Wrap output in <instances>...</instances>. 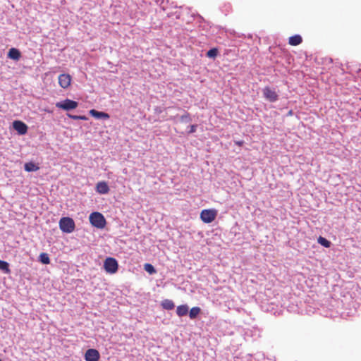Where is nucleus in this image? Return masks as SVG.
I'll list each match as a JSON object with an SVG mask.
<instances>
[{
	"mask_svg": "<svg viewBox=\"0 0 361 361\" xmlns=\"http://www.w3.org/2000/svg\"><path fill=\"white\" fill-rule=\"evenodd\" d=\"M161 307L167 310H171L174 308L175 305L171 300L165 299L161 302Z\"/></svg>",
	"mask_w": 361,
	"mask_h": 361,
	"instance_id": "15",
	"label": "nucleus"
},
{
	"mask_svg": "<svg viewBox=\"0 0 361 361\" xmlns=\"http://www.w3.org/2000/svg\"><path fill=\"white\" fill-rule=\"evenodd\" d=\"M263 94L264 98L270 102H274L279 99V96L275 90L269 87H265L263 89Z\"/></svg>",
	"mask_w": 361,
	"mask_h": 361,
	"instance_id": "6",
	"label": "nucleus"
},
{
	"mask_svg": "<svg viewBox=\"0 0 361 361\" xmlns=\"http://www.w3.org/2000/svg\"><path fill=\"white\" fill-rule=\"evenodd\" d=\"M0 270L3 271L6 274H9L11 270L9 269L8 263L0 259Z\"/></svg>",
	"mask_w": 361,
	"mask_h": 361,
	"instance_id": "18",
	"label": "nucleus"
},
{
	"mask_svg": "<svg viewBox=\"0 0 361 361\" xmlns=\"http://www.w3.org/2000/svg\"><path fill=\"white\" fill-rule=\"evenodd\" d=\"M104 268L108 274H114L116 273L118 269L117 260L113 257H107L104 262Z\"/></svg>",
	"mask_w": 361,
	"mask_h": 361,
	"instance_id": "4",
	"label": "nucleus"
},
{
	"mask_svg": "<svg viewBox=\"0 0 361 361\" xmlns=\"http://www.w3.org/2000/svg\"><path fill=\"white\" fill-rule=\"evenodd\" d=\"M78 104L77 102L69 99H66L62 102H57L56 104V107L63 109V110H66V111H69L71 109H76L78 107Z\"/></svg>",
	"mask_w": 361,
	"mask_h": 361,
	"instance_id": "5",
	"label": "nucleus"
},
{
	"mask_svg": "<svg viewBox=\"0 0 361 361\" xmlns=\"http://www.w3.org/2000/svg\"><path fill=\"white\" fill-rule=\"evenodd\" d=\"M58 79L59 85L63 89L68 88L71 84L72 78L69 74H61L59 75Z\"/></svg>",
	"mask_w": 361,
	"mask_h": 361,
	"instance_id": "7",
	"label": "nucleus"
},
{
	"mask_svg": "<svg viewBox=\"0 0 361 361\" xmlns=\"http://www.w3.org/2000/svg\"><path fill=\"white\" fill-rule=\"evenodd\" d=\"M201 309L199 307H194L189 312V317L191 319H195L200 313Z\"/></svg>",
	"mask_w": 361,
	"mask_h": 361,
	"instance_id": "17",
	"label": "nucleus"
},
{
	"mask_svg": "<svg viewBox=\"0 0 361 361\" xmlns=\"http://www.w3.org/2000/svg\"><path fill=\"white\" fill-rule=\"evenodd\" d=\"M235 145H238V146H242L244 143V142L243 140H240V141H235Z\"/></svg>",
	"mask_w": 361,
	"mask_h": 361,
	"instance_id": "26",
	"label": "nucleus"
},
{
	"mask_svg": "<svg viewBox=\"0 0 361 361\" xmlns=\"http://www.w3.org/2000/svg\"><path fill=\"white\" fill-rule=\"evenodd\" d=\"M145 270L150 274L156 273L154 267L151 264H145L144 265Z\"/></svg>",
	"mask_w": 361,
	"mask_h": 361,
	"instance_id": "22",
	"label": "nucleus"
},
{
	"mask_svg": "<svg viewBox=\"0 0 361 361\" xmlns=\"http://www.w3.org/2000/svg\"><path fill=\"white\" fill-rule=\"evenodd\" d=\"M89 219L90 224L97 228H103L106 226V219L99 212H92L90 215Z\"/></svg>",
	"mask_w": 361,
	"mask_h": 361,
	"instance_id": "1",
	"label": "nucleus"
},
{
	"mask_svg": "<svg viewBox=\"0 0 361 361\" xmlns=\"http://www.w3.org/2000/svg\"><path fill=\"white\" fill-rule=\"evenodd\" d=\"M0 361H1V360L0 359Z\"/></svg>",
	"mask_w": 361,
	"mask_h": 361,
	"instance_id": "27",
	"label": "nucleus"
},
{
	"mask_svg": "<svg viewBox=\"0 0 361 361\" xmlns=\"http://www.w3.org/2000/svg\"><path fill=\"white\" fill-rule=\"evenodd\" d=\"M39 261L44 264H49L50 263V259L47 253L42 252L39 255Z\"/></svg>",
	"mask_w": 361,
	"mask_h": 361,
	"instance_id": "20",
	"label": "nucleus"
},
{
	"mask_svg": "<svg viewBox=\"0 0 361 361\" xmlns=\"http://www.w3.org/2000/svg\"><path fill=\"white\" fill-rule=\"evenodd\" d=\"M25 170L27 172L36 171L39 169V167L37 166L33 162H27L25 164L24 166Z\"/></svg>",
	"mask_w": 361,
	"mask_h": 361,
	"instance_id": "16",
	"label": "nucleus"
},
{
	"mask_svg": "<svg viewBox=\"0 0 361 361\" xmlns=\"http://www.w3.org/2000/svg\"><path fill=\"white\" fill-rule=\"evenodd\" d=\"M217 214V210L214 209H203L200 213V219L205 224H209L215 220Z\"/></svg>",
	"mask_w": 361,
	"mask_h": 361,
	"instance_id": "2",
	"label": "nucleus"
},
{
	"mask_svg": "<svg viewBox=\"0 0 361 361\" xmlns=\"http://www.w3.org/2000/svg\"><path fill=\"white\" fill-rule=\"evenodd\" d=\"M218 49L216 48H212L207 52V56L209 58L214 59L218 54Z\"/></svg>",
	"mask_w": 361,
	"mask_h": 361,
	"instance_id": "21",
	"label": "nucleus"
},
{
	"mask_svg": "<svg viewBox=\"0 0 361 361\" xmlns=\"http://www.w3.org/2000/svg\"><path fill=\"white\" fill-rule=\"evenodd\" d=\"M181 121H185L189 122L191 121L190 115L189 113L185 112L183 116L180 117Z\"/></svg>",
	"mask_w": 361,
	"mask_h": 361,
	"instance_id": "24",
	"label": "nucleus"
},
{
	"mask_svg": "<svg viewBox=\"0 0 361 361\" xmlns=\"http://www.w3.org/2000/svg\"><path fill=\"white\" fill-rule=\"evenodd\" d=\"M100 358V354L96 349H88L85 353V360L86 361H98Z\"/></svg>",
	"mask_w": 361,
	"mask_h": 361,
	"instance_id": "8",
	"label": "nucleus"
},
{
	"mask_svg": "<svg viewBox=\"0 0 361 361\" xmlns=\"http://www.w3.org/2000/svg\"><path fill=\"white\" fill-rule=\"evenodd\" d=\"M68 116L72 119L74 120H87V117L85 116H76V115H71V114H67Z\"/></svg>",
	"mask_w": 361,
	"mask_h": 361,
	"instance_id": "23",
	"label": "nucleus"
},
{
	"mask_svg": "<svg viewBox=\"0 0 361 361\" xmlns=\"http://www.w3.org/2000/svg\"><path fill=\"white\" fill-rule=\"evenodd\" d=\"M302 42V37L299 35L291 36L288 39V44L291 46H298Z\"/></svg>",
	"mask_w": 361,
	"mask_h": 361,
	"instance_id": "12",
	"label": "nucleus"
},
{
	"mask_svg": "<svg viewBox=\"0 0 361 361\" xmlns=\"http://www.w3.org/2000/svg\"><path fill=\"white\" fill-rule=\"evenodd\" d=\"M60 229L65 233H71L75 229L74 221L69 217H63L59 221Z\"/></svg>",
	"mask_w": 361,
	"mask_h": 361,
	"instance_id": "3",
	"label": "nucleus"
},
{
	"mask_svg": "<svg viewBox=\"0 0 361 361\" xmlns=\"http://www.w3.org/2000/svg\"><path fill=\"white\" fill-rule=\"evenodd\" d=\"M97 192L99 194H107L109 192V188L105 181H100L96 185Z\"/></svg>",
	"mask_w": 361,
	"mask_h": 361,
	"instance_id": "10",
	"label": "nucleus"
},
{
	"mask_svg": "<svg viewBox=\"0 0 361 361\" xmlns=\"http://www.w3.org/2000/svg\"><path fill=\"white\" fill-rule=\"evenodd\" d=\"M189 307L187 305H178L176 308V314L178 317L185 316L188 313Z\"/></svg>",
	"mask_w": 361,
	"mask_h": 361,
	"instance_id": "13",
	"label": "nucleus"
},
{
	"mask_svg": "<svg viewBox=\"0 0 361 361\" xmlns=\"http://www.w3.org/2000/svg\"><path fill=\"white\" fill-rule=\"evenodd\" d=\"M90 114L91 116L96 118H104V119H108L109 118V115L107 113L102 112V111H98L95 109H91L90 111Z\"/></svg>",
	"mask_w": 361,
	"mask_h": 361,
	"instance_id": "11",
	"label": "nucleus"
},
{
	"mask_svg": "<svg viewBox=\"0 0 361 361\" xmlns=\"http://www.w3.org/2000/svg\"><path fill=\"white\" fill-rule=\"evenodd\" d=\"M13 128L18 133L19 135H25L27 132V125L21 121H15L13 122Z\"/></svg>",
	"mask_w": 361,
	"mask_h": 361,
	"instance_id": "9",
	"label": "nucleus"
},
{
	"mask_svg": "<svg viewBox=\"0 0 361 361\" xmlns=\"http://www.w3.org/2000/svg\"><path fill=\"white\" fill-rule=\"evenodd\" d=\"M318 243L328 248L331 246V242L324 237L319 236L317 239Z\"/></svg>",
	"mask_w": 361,
	"mask_h": 361,
	"instance_id": "19",
	"label": "nucleus"
},
{
	"mask_svg": "<svg viewBox=\"0 0 361 361\" xmlns=\"http://www.w3.org/2000/svg\"><path fill=\"white\" fill-rule=\"evenodd\" d=\"M8 57L13 60H18L20 57V52L16 48H11L8 51Z\"/></svg>",
	"mask_w": 361,
	"mask_h": 361,
	"instance_id": "14",
	"label": "nucleus"
},
{
	"mask_svg": "<svg viewBox=\"0 0 361 361\" xmlns=\"http://www.w3.org/2000/svg\"><path fill=\"white\" fill-rule=\"evenodd\" d=\"M197 127V125H191L188 133H195L196 131Z\"/></svg>",
	"mask_w": 361,
	"mask_h": 361,
	"instance_id": "25",
	"label": "nucleus"
}]
</instances>
